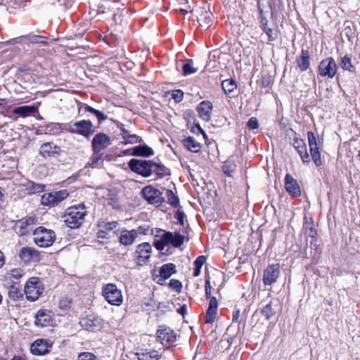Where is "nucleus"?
<instances>
[{"label":"nucleus","instance_id":"nucleus-22","mask_svg":"<svg viewBox=\"0 0 360 360\" xmlns=\"http://www.w3.org/2000/svg\"><path fill=\"white\" fill-rule=\"evenodd\" d=\"M79 323L85 330H94L100 328L101 320L93 315H88L81 319Z\"/></svg>","mask_w":360,"mask_h":360},{"label":"nucleus","instance_id":"nucleus-3","mask_svg":"<svg viewBox=\"0 0 360 360\" xmlns=\"http://www.w3.org/2000/svg\"><path fill=\"white\" fill-rule=\"evenodd\" d=\"M55 232L51 229L39 226L33 231V240L40 248L50 247L55 241Z\"/></svg>","mask_w":360,"mask_h":360},{"label":"nucleus","instance_id":"nucleus-29","mask_svg":"<svg viewBox=\"0 0 360 360\" xmlns=\"http://www.w3.org/2000/svg\"><path fill=\"white\" fill-rule=\"evenodd\" d=\"M165 238L169 240V244L171 243L176 248L180 247L184 241V237L178 232H166Z\"/></svg>","mask_w":360,"mask_h":360},{"label":"nucleus","instance_id":"nucleus-7","mask_svg":"<svg viewBox=\"0 0 360 360\" xmlns=\"http://www.w3.org/2000/svg\"><path fill=\"white\" fill-rule=\"evenodd\" d=\"M129 168L143 176L148 177L153 172L155 163L150 160L132 159L129 162Z\"/></svg>","mask_w":360,"mask_h":360},{"label":"nucleus","instance_id":"nucleus-10","mask_svg":"<svg viewBox=\"0 0 360 360\" xmlns=\"http://www.w3.org/2000/svg\"><path fill=\"white\" fill-rule=\"evenodd\" d=\"M152 247L148 243H142L136 246L134 252L136 262L139 265L146 264L150 258Z\"/></svg>","mask_w":360,"mask_h":360},{"label":"nucleus","instance_id":"nucleus-51","mask_svg":"<svg viewBox=\"0 0 360 360\" xmlns=\"http://www.w3.org/2000/svg\"><path fill=\"white\" fill-rule=\"evenodd\" d=\"M101 152H93L91 160V165L93 167H96L99 161L101 160Z\"/></svg>","mask_w":360,"mask_h":360},{"label":"nucleus","instance_id":"nucleus-34","mask_svg":"<svg viewBox=\"0 0 360 360\" xmlns=\"http://www.w3.org/2000/svg\"><path fill=\"white\" fill-rule=\"evenodd\" d=\"M221 86L226 94H231L237 89V84L232 79L224 80L221 83Z\"/></svg>","mask_w":360,"mask_h":360},{"label":"nucleus","instance_id":"nucleus-42","mask_svg":"<svg viewBox=\"0 0 360 360\" xmlns=\"http://www.w3.org/2000/svg\"><path fill=\"white\" fill-rule=\"evenodd\" d=\"M21 293L19 289L14 285H11L8 290V297L12 300H17L21 297Z\"/></svg>","mask_w":360,"mask_h":360},{"label":"nucleus","instance_id":"nucleus-38","mask_svg":"<svg viewBox=\"0 0 360 360\" xmlns=\"http://www.w3.org/2000/svg\"><path fill=\"white\" fill-rule=\"evenodd\" d=\"M71 304V299L68 297H63L59 300L58 307L63 312H66L70 309Z\"/></svg>","mask_w":360,"mask_h":360},{"label":"nucleus","instance_id":"nucleus-28","mask_svg":"<svg viewBox=\"0 0 360 360\" xmlns=\"http://www.w3.org/2000/svg\"><path fill=\"white\" fill-rule=\"evenodd\" d=\"M296 62L300 71H306L310 65V54L307 50H302L301 55L297 58Z\"/></svg>","mask_w":360,"mask_h":360},{"label":"nucleus","instance_id":"nucleus-53","mask_svg":"<svg viewBox=\"0 0 360 360\" xmlns=\"http://www.w3.org/2000/svg\"><path fill=\"white\" fill-rule=\"evenodd\" d=\"M247 127L250 129H257L258 127H259V124H258V121H257V118L252 117L250 119H249V120H248V122L247 123Z\"/></svg>","mask_w":360,"mask_h":360},{"label":"nucleus","instance_id":"nucleus-19","mask_svg":"<svg viewBox=\"0 0 360 360\" xmlns=\"http://www.w3.org/2000/svg\"><path fill=\"white\" fill-rule=\"evenodd\" d=\"M60 153V148L57 145L52 142H47L43 143L39 149V153L44 158L53 157L56 155H59Z\"/></svg>","mask_w":360,"mask_h":360},{"label":"nucleus","instance_id":"nucleus-11","mask_svg":"<svg viewBox=\"0 0 360 360\" xmlns=\"http://www.w3.org/2000/svg\"><path fill=\"white\" fill-rule=\"evenodd\" d=\"M307 138L311 158L316 166H320L322 165L319 148L321 143L320 141H317L315 135L312 131H309L307 133Z\"/></svg>","mask_w":360,"mask_h":360},{"label":"nucleus","instance_id":"nucleus-24","mask_svg":"<svg viewBox=\"0 0 360 360\" xmlns=\"http://www.w3.org/2000/svg\"><path fill=\"white\" fill-rule=\"evenodd\" d=\"M99 230L96 233L98 238H107L109 233L113 229H116L118 226V222L110 221L105 222L102 221L98 224Z\"/></svg>","mask_w":360,"mask_h":360},{"label":"nucleus","instance_id":"nucleus-21","mask_svg":"<svg viewBox=\"0 0 360 360\" xmlns=\"http://www.w3.org/2000/svg\"><path fill=\"white\" fill-rule=\"evenodd\" d=\"M293 146L297 150L304 163H309L311 161L310 156L307 153L306 143L303 139H294Z\"/></svg>","mask_w":360,"mask_h":360},{"label":"nucleus","instance_id":"nucleus-35","mask_svg":"<svg viewBox=\"0 0 360 360\" xmlns=\"http://www.w3.org/2000/svg\"><path fill=\"white\" fill-rule=\"evenodd\" d=\"M206 261V257L203 255L199 256L194 262L195 269L193 276L195 277L198 276L201 272V268Z\"/></svg>","mask_w":360,"mask_h":360},{"label":"nucleus","instance_id":"nucleus-8","mask_svg":"<svg viewBox=\"0 0 360 360\" xmlns=\"http://www.w3.org/2000/svg\"><path fill=\"white\" fill-rule=\"evenodd\" d=\"M68 195L67 190L46 193L41 195V203L45 206L54 207L65 200Z\"/></svg>","mask_w":360,"mask_h":360},{"label":"nucleus","instance_id":"nucleus-33","mask_svg":"<svg viewBox=\"0 0 360 360\" xmlns=\"http://www.w3.org/2000/svg\"><path fill=\"white\" fill-rule=\"evenodd\" d=\"M340 67L342 70L350 72L356 71L355 65L352 63V58L348 55H345L341 58Z\"/></svg>","mask_w":360,"mask_h":360},{"label":"nucleus","instance_id":"nucleus-62","mask_svg":"<svg viewBox=\"0 0 360 360\" xmlns=\"http://www.w3.org/2000/svg\"><path fill=\"white\" fill-rule=\"evenodd\" d=\"M239 316H240V311L237 309L233 312V321L238 322Z\"/></svg>","mask_w":360,"mask_h":360},{"label":"nucleus","instance_id":"nucleus-13","mask_svg":"<svg viewBox=\"0 0 360 360\" xmlns=\"http://www.w3.org/2000/svg\"><path fill=\"white\" fill-rule=\"evenodd\" d=\"M19 257L25 264L38 262L41 260L40 252L32 247H23L19 252Z\"/></svg>","mask_w":360,"mask_h":360},{"label":"nucleus","instance_id":"nucleus-47","mask_svg":"<svg viewBox=\"0 0 360 360\" xmlns=\"http://www.w3.org/2000/svg\"><path fill=\"white\" fill-rule=\"evenodd\" d=\"M264 30L269 37V41H272L276 39L277 32L275 30L267 27L266 25L264 27Z\"/></svg>","mask_w":360,"mask_h":360},{"label":"nucleus","instance_id":"nucleus-18","mask_svg":"<svg viewBox=\"0 0 360 360\" xmlns=\"http://www.w3.org/2000/svg\"><path fill=\"white\" fill-rule=\"evenodd\" d=\"M285 188L287 192L292 196L297 197L301 195L300 186L289 174H287L285 177Z\"/></svg>","mask_w":360,"mask_h":360},{"label":"nucleus","instance_id":"nucleus-1","mask_svg":"<svg viewBox=\"0 0 360 360\" xmlns=\"http://www.w3.org/2000/svg\"><path fill=\"white\" fill-rule=\"evenodd\" d=\"M86 211L83 204L69 207L64 216V222L70 229L79 228L84 220Z\"/></svg>","mask_w":360,"mask_h":360},{"label":"nucleus","instance_id":"nucleus-12","mask_svg":"<svg viewBox=\"0 0 360 360\" xmlns=\"http://www.w3.org/2000/svg\"><path fill=\"white\" fill-rule=\"evenodd\" d=\"M141 193L144 199L150 204L160 205L163 200L162 193L150 186L144 187Z\"/></svg>","mask_w":360,"mask_h":360},{"label":"nucleus","instance_id":"nucleus-54","mask_svg":"<svg viewBox=\"0 0 360 360\" xmlns=\"http://www.w3.org/2000/svg\"><path fill=\"white\" fill-rule=\"evenodd\" d=\"M224 4L229 8L236 9L238 6L237 0H224Z\"/></svg>","mask_w":360,"mask_h":360},{"label":"nucleus","instance_id":"nucleus-64","mask_svg":"<svg viewBox=\"0 0 360 360\" xmlns=\"http://www.w3.org/2000/svg\"><path fill=\"white\" fill-rule=\"evenodd\" d=\"M4 253L0 250V268L4 265Z\"/></svg>","mask_w":360,"mask_h":360},{"label":"nucleus","instance_id":"nucleus-2","mask_svg":"<svg viewBox=\"0 0 360 360\" xmlns=\"http://www.w3.org/2000/svg\"><path fill=\"white\" fill-rule=\"evenodd\" d=\"M63 129L70 133L77 134L85 138H89L95 132V129L91 121L89 120H82L74 123L64 124Z\"/></svg>","mask_w":360,"mask_h":360},{"label":"nucleus","instance_id":"nucleus-57","mask_svg":"<svg viewBox=\"0 0 360 360\" xmlns=\"http://www.w3.org/2000/svg\"><path fill=\"white\" fill-rule=\"evenodd\" d=\"M211 284L208 279L205 281V295L207 298L211 299L212 297H211Z\"/></svg>","mask_w":360,"mask_h":360},{"label":"nucleus","instance_id":"nucleus-50","mask_svg":"<svg viewBox=\"0 0 360 360\" xmlns=\"http://www.w3.org/2000/svg\"><path fill=\"white\" fill-rule=\"evenodd\" d=\"M77 360H96V356L91 352H82L78 355Z\"/></svg>","mask_w":360,"mask_h":360},{"label":"nucleus","instance_id":"nucleus-23","mask_svg":"<svg viewBox=\"0 0 360 360\" xmlns=\"http://www.w3.org/2000/svg\"><path fill=\"white\" fill-rule=\"evenodd\" d=\"M158 338L162 344L173 343L176 340V335L169 328H165L158 330Z\"/></svg>","mask_w":360,"mask_h":360},{"label":"nucleus","instance_id":"nucleus-39","mask_svg":"<svg viewBox=\"0 0 360 360\" xmlns=\"http://www.w3.org/2000/svg\"><path fill=\"white\" fill-rule=\"evenodd\" d=\"M198 71V68L193 67V62L191 60L184 63L183 65V75L187 76L193 74Z\"/></svg>","mask_w":360,"mask_h":360},{"label":"nucleus","instance_id":"nucleus-31","mask_svg":"<svg viewBox=\"0 0 360 360\" xmlns=\"http://www.w3.org/2000/svg\"><path fill=\"white\" fill-rule=\"evenodd\" d=\"M184 146L193 153H198L201 149V145L193 137L188 136L184 140Z\"/></svg>","mask_w":360,"mask_h":360},{"label":"nucleus","instance_id":"nucleus-26","mask_svg":"<svg viewBox=\"0 0 360 360\" xmlns=\"http://www.w3.org/2000/svg\"><path fill=\"white\" fill-rule=\"evenodd\" d=\"M136 232L135 230L123 229L120 232L119 240L122 245L129 246L136 241Z\"/></svg>","mask_w":360,"mask_h":360},{"label":"nucleus","instance_id":"nucleus-37","mask_svg":"<svg viewBox=\"0 0 360 360\" xmlns=\"http://www.w3.org/2000/svg\"><path fill=\"white\" fill-rule=\"evenodd\" d=\"M166 197L167 198V202L171 205L175 207L179 205V198L171 190H166Z\"/></svg>","mask_w":360,"mask_h":360},{"label":"nucleus","instance_id":"nucleus-25","mask_svg":"<svg viewBox=\"0 0 360 360\" xmlns=\"http://www.w3.org/2000/svg\"><path fill=\"white\" fill-rule=\"evenodd\" d=\"M213 108L212 103L209 101H202L197 108L200 117L205 121L208 122L211 119V113Z\"/></svg>","mask_w":360,"mask_h":360},{"label":"nucleus","instance_id":"nucleus-27","mask_svg":"<svg viewBox=\"0 0 360 360\" xmlns=\"http://www.w3.org/2000/svg\"><path fill=\"white\" fill-rule=\"evenodd\" d=\"M218 303L216 297H213L210 299L209 307L207 310L205 316V323H212L215 321Z\"/></svg>","mask_w":360,"mask_h":360},{"label":"nucleus","instance_id":"nucleus-52","mask_svg":"<svg viewBox=\"0 0 360 360\" xmlns=\"http://www.w3.org/2000/svg\"><path fill=\"white\" fill-rule=\"evenodd\" d=\"M172 98L175 100L176 102H180L183 99L184 93L180 89H176L173 91L172 92Z\"/></svg>","mask_w":360,"mask_h":360},{"label":"nucleus","instance_id":"nucleus-4","mask_svg":"<svg viewBox=\"0 0 360 360\" xmlns=\"http://www.w3.org/2000/svg\"><path fill=\"white\" fill-rule=\"evenodd\" d=\"M193 15L197 18L198 22L202 27L207 29L213 22V14L210 11V6L207 3H202L201 6H196L195 9L191 11Z\"/></svg>","mask_w":360,"mask_h":360},{"label":"nucleus","instance_id":"nucleus-55","mask_svg":"<svg viewBox=\"0 0 360 360\" xmlns=\"http://www.w3.org/2000/svg\"><path fill=\"white\" fill-rule=\"evenodd\" d=\"M136 232V238L139 235H146L148 231V227H146V226H140L137 229H134Z\"/></svg>","mask_w":360,"mask_h":360},{"label":"nucleus","instance_id":"nucleus-60","mask_svg":"<svg viewBox=\"0 0 360 360\" xmlns=\"http://www.w3.org/2000/svg\"><path fill=\"white\" fill-rule=\"evenodd\" d=\"M138 355H139V357H138L139 360H150V355L148 353H146V354L143 353V354H139Z\"/></svg>","mask_w":360,"mask_h":360},{"label":"nucleus","instance_id":"nucleus-63","mask_svg":"<svg viewBox=\"0 0 360 360\" xmlns=\"http://www.w3.org/2000/svg\"><path fill=\"white\" fill-rule=\"evenodd\" d=\"M84 110L86 112H91L93 114H94L96 112V109H94V108L89 106V105H86L85 107H84Z\"/></svg>","mask_w":360,"mask_h":360},{"label":"nucleus","instance_id":"nucleus-30","mask_svg":"<svg viewBox=\"0 0 360 360\" xmlns=\"http://www.w3.org/2000/svg\"><path fill=\"white\" fill-rule=\"evenodd\" d=\"M130 150H132L131 155L135 156L150 157L154 154L153 149L147 146H138Z\"/></svg>","mask_w":360,"mask_h":360},{"label":"nucleus","instance_id":"nucleus-41","mask_svg":"<svg viewBox=\"0 0 360 360\" xmlns=\"http://www.w3.org/2000/svg\"><path fill=\"white\" fill-rule=\"evenodd\" d=\"M261 313L266 320L270 319L276 314V312L272 309L271 302L268 303L265 307H264Z\"/></svg>","mask_w":360,"mask_h":360},{"label":"nucleus","instance_id":"nucleus-56","mask_svg":"<svg viewBox=\"0 0 360 360\" xmlns=\"http://www.w3.org/2000/svg\"><path fill=\"white\" fill-rule=\"evenodd\" d=\"M176 218L181 224V226L184 225V219L186 218V215L182 211H178L176 214Z\"/></svg>","mask_w":360,"mask_h":360},{"label":"nucleus","instance_id":"nucleus-32","mask_svg":"<svg viewBox=\"0 0 360 360\" xmlns=\"http://www.w3.org/2000/svg\"><path fill=\"white\" fill-rule=\"evenodd\" d=\"M36 111L37 108L34 106L23 105L15 108L13 112L25 117L34 114Z\"/></svg>","mask_w":360,"mask_h":360},{"label":"nucleus","instance_id":"nucleus-6","mask_svg":"<svg viewBox=\"0 0 360 360\" xmlns=\"http://www.w3.org/2000/svg\"><path fill=\"white\" fill-rule=\"evenodd\" d=\"M103 295L108 303L120 306L123 302L122 291L113 283H108L103 287Z\"/></svg>","mask_w":360,"mask_h":360},{"label":"nucleus","instance_id":"nucleus-43","mask_svg":"<svg viewBox=\"0 0 360 360\" xmlns=\"http://www.w3.org/2000/svg\"><path fill=\"white\" fill-rule=\"evenodd\" d=\"M44 186L34 182H30L28 184V190L30 193H40L44 191Z\"/></svg>","mask_w":360,"mask_h":360},{"label":"nucleus","instance_id":"nucleus-5","mask_svg":"<svg viewBox=\"0 0 360 360\" xmlns=\"http://www.w3.org/2000/svg\"><path fill=\"white\" fill-rule=\"evenodd\" d=\"M44 290L43 284L37 277L30 278L25 283L24 291L27 300L34 302L36 301Z\"/></svg>","mask_w":360,"mask_h":360},{"label":"nucleus","instance_id":"nucleus-20","mask_svg":"<svg viewBox=\"0 0 360 360\" xmlns=\"http://www.w3.org/2000/svg\"><path fill=\"white\" fill-rule=\"evenodd\" d=\"M176 273V265L173 263L163 264L160 269L158 278V283L162 284V282L168 279L172 274Z\"/></svg>","mask_w":360,"mask_h":360},{"label":"nucleus","instance_id":"nucleus-17","mask_svg":"<svg viewBox=\"0 0 360 360\" xmlns=\"http://www.w3.org/2000/svg\"><path fill=\"white\" fill-rule=\"evenodd\" d=\"M52 313L47 309H40L35 315L34 324L37 326L45 327L52 322Z\"/></svg>","mask_w":360,"mask_h":360},{"label":"nucleus","instance_id":"nucleus-9","mask_svg":"<svg viewBox=\"0 0 360 360\" xmlns=\"http://www.w3.org/2000/svg\"><path fill=\"white\" fill-rule=\"evenodd\" d=\"M338 71V66L332 57L322 60L318 66V73L323 77L332 79Z\"/></svg>","mask_w":360,"mask_h":360},{"label":"nucleus","instance_id":"nucleus-15","mask_svg":"<svg viewBox=\"0 0 360 360\" xmlns=\"http://www.w3.org/2000/svg\"><path fill=\"white\" fill-rule=\"evenodd\" d=\"M280 266L278 264L269 265L264 271V284L265 285H270L276 283L280 276Z\"/></svg>","mask_w":360,"mask_h":360},{"label":"nucleus","instance_id":"nucleus-49","mask_svg":"<svg viewBox=\"0 0 360 360\" xmlns=\"http://www.w3.org/2000/svg\"><path fill=\"white\" fill-rule=\"evenodd\" d=\"M25 274V272L21 269H12L9 274L10 278L19 279L22 278Z\"/></svg>","mask_w":360,"mask_h":360},{"label":"nucleus","instance_id":"nucleus-14","mask_svg":"<svg viewBox=\"0 0 360 360\" xmlns=\"http://www.w3.org/2000/svg\"><path fill=\"white\" fill-rule=\"evenodd\" d=\"M111 145V139L104 133L96 134L92 139L91 146L93 152H101Z\"/></svg>","mask_w":360,"mask_h":360},{"label":"nucleus","instance_id":"nucleus-16","mask_svg":"<svg viewBox=\"0 0 360 360\" xmlns=\"http://www.w3.org/2000/svg\"><path fill=\"white\" fill-rule=\"evenodd\" d=\"M53 342L46 339H37L30 346V351L34 355H44L49 352Z\"/></svg>","mask_w":360,"mask_h":360},{"label":"nucleus","instance_id":"nucleus-59","mask_svg":"<svg viewBox=\"0 0 360 360\" xmlns=\"http://www.w3.org/2000/svg\"><path fill=\"white\" fill-rule=\"evenodd\" d=\"M121 131H122V139H124V136H127V135H129L130 133L128 130H127L124 127V125L123 124H120L119 126Z\"/></svg>","mask_w":360,"mask_h":360},{"label":"nucleus","instance_id":"nucleus-36","mask_svg":"<svg viewBox=\"0 0 360 360\" xmlns=\"http://www.w3.org/2000/svg\"><path fill=\"white\" fill-rule=\"evenodd\" d=\"M153 172H155L160 178H163L169 174V169L165 168L163 165L155 163Z\"/></svg>","mask_w":360,"mask_h":360},{"label":"nucleus","instance_id":"nucleus-40","mask_svg":"<svg viewBox=\"0 0 360 360\" xmlns=\"http://www.w3.org/2000/svg\"><path fill=\"white\" fill-rule=\"evenodd\" d=\"M124 141L121 142L122 144L127 145V144H134L136 143H140L141 139L139 136L136 134H129L127 136H124Z\"/></svg>","mask_w":360,"mask_h":360},{"label":"nucleus","instance_id":"nucleus-48","mask_svg":"<svg viewBox=\"0 0 360 360\" xmlns=\"http://www.w3.org/2000/svg\"><path fill=\"white\" fill-rule=\"evenodd\" d=\"M236 165L230 162H225L223 166L224 174L227 176H231V173L235 170Z\"/></svg>","mask_w":360,"mask_h":360},{"label":"nucleus","instance_id":"nucleus-46","mask_svg":"<svg viewBox=\"0 0 360 360\" xmlns=\"http://www.w3.org/2000/svg\"><path fill=\"white\" fill-rule=\"evenodd\" d=\"M170 288L175 290L176 292H180L182 290V283L176 279H172L169 284Z\"/></svg>","mask_w":360,"mask_h":360},{"label":"nucleus","instance_id":"nucleus-45","mask_svg":"<svg viewBox=\"0 0 360 360\" xmlns=\"http://www.w3.org/2000/svg\"><path fill=\"white\" fill-rule=\"evenodd\" d=\"M169 240L165 238V233L162 236L160 240H156L154 243L155 247L158 250H163L165 247L169 245Z\"/></svg>","mask_w":360,"mask_h":360},{"label":"nucleus","instance_id":"nucleus-61","mask_svg":"<svg viewBox=\"0 0 360 360\" xmlns=\"http://www.w3.org/2000/svg\"><path fill=\"white\" fill-rule=\"evenodd\" d=\"M148 354L150 355V360L153 359H159L160 358V355L155 351L151 352Z\"/></svg>","mask_w":360,"mask_h":360},{"label":"nucleus","instance_id":"nucleus-58","mask_svg":"<svg viewBox=\"0 0 360 360\" xmlns=\"http://www.w3.org/2000/svg\"><path fill=\"white\" fill-rule=\"evenodd\" d=\"M94 115L96 116V117L99 122L104 121L107 119V116H105L102 112H101L98 110L94 113Z\"/></svg>","mask_w":360,"mask_h":360},{"label":"nucleus","instance_id":"nucleus-44","mask_svg":"<svg viewBox=\"0 0 360 360\" xmlns=\"http://www.w3.org/2000/svg\"><path fill=\"white\" fill-rule=\"evenodd\" d=\"M37 221L36 218L34 217H28V218H24L20 220V227L22 229H27L29 226H32L35 224Z\"/></svg>","mask_w":360,"mask_h":360}]
</instances>
